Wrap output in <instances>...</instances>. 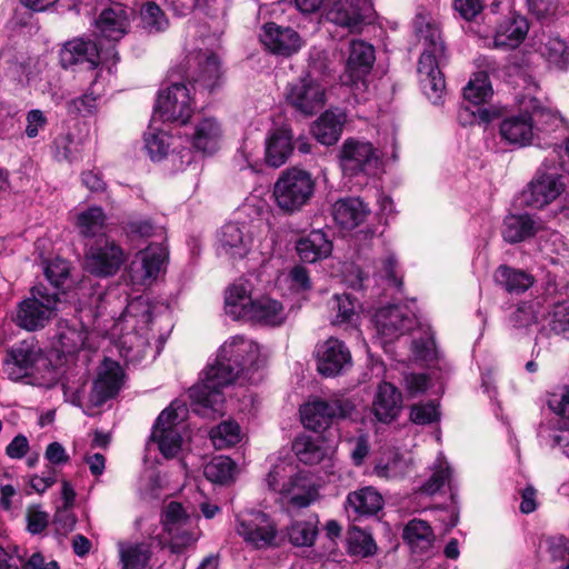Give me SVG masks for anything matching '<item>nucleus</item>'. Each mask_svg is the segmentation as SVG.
Instances as JSON below:
<instances>
[{
	"instance_id": "nucleus-60",
	"label": "nucleus",
	"mask_w": 569,
	"mask_h": 569,
	"mask_svg": "<svg viewBox=\"0 0 569 569\" xmlns=\"http://www.w3.org/2000/svg\"><path fill=\"white\" fill-rule=\"evenodd\" d=\"M375 475L383 479L401 477L405 472V463L397 456H392L386 462L380 460L373 469Z\"/></svg>"
},
{
	"instance_id": "nucleus-39",
	"label": "nucleus",
	"mask_w": 569,
	"mask_h": 569,
	"mask_svg": "<svg viewBox=\"0 0 569 569\" xmlns=\"http://www.w3.org/2000/svg\"><path fill=\"white\" fill-rule=\"evenodd\" d=\"M383 506L381 495L372 487H366L350 492L347 497L346 507L357 516H371L377 513Z\"/></svg>"
},
{
	"instance_id": "nucleus-4",
	"label": "nucleus",
	"mask_w": 569,
	"mask_h": 569,
	"mask_svg": "<svg viewBox=\"0 0 569 569\" xmlns=\"http://www.w3.org/2000/svg\"><path fill=\"white\" fill-rule=\"evenodd\" d=\"M58 302L57 291H50L43 286H34L30 290V296L18 303L12 321L27 331L40 330L54 316Z\"/></svg>"
},
{
	"instance_id": "nucleus-63",
	"label": "nucleus",
	"mask_w": 569,
	"mask_h": 569,
	"mask_svg": "<svg viewBox=\"0 0 569 569\" xmlns=\"http://www.w3.org/2000/svg\"><path fill=\"white\" fill-rule=\"evenodd\" d=\"M548 406L555 413L569 419V389L550 395Z\"/></svg>"
},
{
	"instance_id": "nucleus-62",
	"label": "nucleus",
	"mask_w": 569,
	"mask_h": 569,
	"mask_svg": "<svg viewBox=\"0 0 569 569\" xmlns=\"http://www.w3.org/2000/svg\"><path fill=\"white\" fill-rule=\"evenodd\" d=\"M455 9L466 20L475 19L483 9L482 0H455Z\"/></svg>"
},
{
	"instance_id": "nucleus-8",
	"label": "nucleus",
	"mask_w": 569,
	"mask_h": 569,
	"mask_svg": "<svg viewBox=\"0 0 569 569\" xmlns=\"http://www.w3.org/2000/svg\"><path fill=\"white\" fill-rule=\"evenodd\" d=\"M118 60V52L112 46L103 48L101 41L97 43L81 38L68 41L60 52V61L64 68L84 62L90 68L109 62L114 66Z\"/></svg>"
},
{
	"instance_id": "nucleus-26",
	"label": "nucleus",
	"mask_w": 569,
	"mask_h": 569,
	"mask_svg": "<svg viewBox=\"0 0 569 569\" xmlns=\"http://www.w3.org/2000/svg\"><path fill=\"white\" fill-rule=\"evenodd\" d=\"M370 10L369 0H337L327 13L335 24L357 30Z\"/></svg>"
},
{
	"instance_id": "nucleus-25",
	"label": "nucleus",
	"mask_w": 569,
	"mask_h": 569,
	"mask_svg": "<svg viewBox=\"0 0 569 569\" xmlns=\"http://www.w3.org/2000/svg\"><path fill=\"white\" fill-rule=\"evenodd\" d=\"M221 127L212 117H201L191 127V131H186L191 146L202 152L211 154L219 149L221 139Z\"/></svg>"
},
{
	"instance_id": "nucleus-12",
	"label": "nucleus",
	"mask_w": 569,
	"mask_h": 569,
	"mask_svg": "<svg viewBox=\"0 0 569 569\" xmlns=\"http://www.w3.org/2000/svg\"><path fill=\"white\" fill-rule=\"evenodd\" d=\"M287 102L305 116L318 112L326 103V88L310 74L290 82L286 91Z\"/></svg>"
},
{
	"instance_id": "nucleus-23",
	"label": "nucleus",
	"mask_w": 569,
	"mask_h": 569,
	"mask_svg": "<svg viewBox=\"0 0 569 569\" xmlns=\"http://www.w3.org/2000/svg\"><path fill=\"white\" fill-rule=\"evenodd\" d=\"M318 371L323 376H336L350 365L351 355L345 343L329 338L317 348Z\"/></svg>"
},
{
	"instance_id": "nucleus-16",
	"label": "nucleus",
	"mask_w": 569,
	"mask_h": 569,
	"mask_svg": "<svg viewBox=\"0 0 569 569\" xmlns=\"http://www.w3.org/2000/svg\"><path fill=\"white\" fill-rule=\"evenodd\" d=\"M376 61L375 48L363 40H351L346 64V76L355 89H367V78Z\"/></svg>"
},
{
	"instance_id": "nucleus-2",
	"label": "nucleus",
	"mask_w": 569,
	"mask_h": 569,
	"mask_svg": "<svg viewBox=\"0 0 569 569\" xmlns=\"http://www.w3.org/2000/svg\"><path fill=\"white\" fill-rule=\"evenodd\" d=\"M423 19L418 17L415 26L418 37L423 46V51L418 62V74L421 88L427 98L437 104L446 89L443 74L440 70L446 60V47L437 26L427 22L422 27Z\"/></svg>"
},
{
	"instance_id": "nucleus-10",
	"label": "nucleus",
	"mask_w": 569,
	"mask_h": 569,
	"mask_svg": "<svg viewBox=\"0 0 569 569\" xmlns=\"http://www.w3.org/2000/svg\"><path fill=\"white\" fill-rule=\"evenodd\" d=\"M353 403L347 398H333L329 401L315 400L306 403L301 410V421L307 429L316 432L326 430L335 419L350 417Z\"/></svg>"
},
{
	"instance_id": "nucleus-45",
	"label": "nucleus",
	"mask_w": 569,
	"mask_h": 569,
	"mask_svg": "<svg viewBox=\"0 0 569 569\" xmlns=\"http://www.w3.org/2000/svg\"><path fill=\"white\" fill-rule=\"evenodd\" d=\"M151 319L150 305L143 297L131 300L119 318L121 322L130 323L132 321V329H143L151 322Z\"/></svg>"
},
{
	"instance_id": "nucleus-38",
	"label": "nucleus",
	"mask_w": 569,
	"mask_h": 569,
	"mask_svg": "<svg viewBox=\"0 0 569 569\" xmlns=\"http://www.w3.org/2000/svg\"><path fill=\"white\" fill-rule=\"evenodd\" d=\"M403 539L410 546L412 552L423 555L433 547L435 533L427 521L412 519L403 529Z\"/></svg>"
},
{
	"instance_id": "nucleus-52",
	"label": "nucleus",
	"mask_w": 569,
	"mask_h": 569,
	"mask_svg": "<svg viewBox=\"0 0 569 569\" xmlns=\"http://www.w3.org/2000/svg\"><path fill=\"white\" fill-rule=\"evenodd\" d=\"M171 140V136L166 131L150 127L149 131L144 134V144L151 159L160 160L163 158L172 144Z\"/></svg>"
},
{
	"instance_id": "nucleus-64",
	"label": "nucleus",
	"mask_w": 569,
	"mask_h": 569,
	"mask_svg": "<svg viewBox=\"0 0 569 569\" xmlns=\"http://www.w3.org/2000/svg\"><path fill=\"white\" fill-rule=\"evenodd\" d=\"M46 126L47 118L41 110L34 109L28 112L26 134L29 138H36Z\"/></svg>"
},
{
	"instance_id": "nucleus-3",
	"label": "nucleus",
	"mask_w": 569,
	"mask_h": 569,
	"mask_svg": "<svg viewBox=\"0 0 569 569\" xmlns=\"http://www.w3.org/2000/svg\"><path fill=\"white\" fill-rule=\"evenodd\" d=\"M42 368L49 371V361L33 340L16 343L3 360V372L12 381L28 379V383L43 385Z\"/></svg>"
},
{
	"instance_id": "nucleus-18",
	"label": "nucleus",
	"mask_w": 569,
	"mask_h": 569,
	"mask_svg": "<svg viewBox=\"0 0 569 569\" xmlns=\"http://www.w3.org/2000/svg\"><path fill=\"white\" fill-rule=\"evenodd\" d=\"M260 40L270 52L281 57H291L303 46V40L295 29L274 22L263 24Z\"/></svg>"
},
{
	"instance_id": "nucleus-27",
	"label": "nucleus",
	"mask_w": 569,
	"mask_h": 569,
	"mask_svg": "<svg viewBox=\"0 0 569 569\" xmlns=\"http://www.w3.org/2000/svg\"><path fill=\"white\" fill-rule=\"evenodd\" d=\"M401 409V392L390 382L379 383L372 401V412L377 420L389 423L399 416Z\"/></svg>"
},
{
	"instance_id": "nucleus-31",
	"label": "nucleus",
	"mask_w": 569,
	"mask_h": 569,
	"mask_svg": "<svg viewBox=\"0 0 569 569\" xmlns=\"http://www.w3.org/2000/svg\"><path fill=\"white\" fill-rule=\"evenodd\" d=\"M529 30L527 19L516 12H509L500 21L493 34L495 47L515 48L523 41Z\"/></svg>"
},
{
	"instance_id": "nucleus-55",
	"label": "nucleus",
	"mask_w": 569,
	"mask_h": 569,
	"mask_svg": "<svg viewBox=\"0 0 569 569\" xmlns=\"http://www.w3.org/2000/svg\"><path fill=\"white\" fill-rule=\"evenodd\" d=\"M141 20L143 28L149 32H159L167 28L168 20L164 17V13L153 2L146 3L141 9Z\"/></svg>"
},
{
	"instance_id": "nucleus-14",
	"label": "nucleus",
	"mask_w": 569,
	"mask_h": 569,
	"mask_svg": "<svg viewBox=\"0 0 569 569\" xmlns=\"http://www.w3.org/2000/svg\"><path fill=\"white\" fill-rule=\"evenodd\" d=\"M124 262V252L112 240L97 242L86 253L84 267L88 272L98 277H109L118 272Z\"/></svg>"
},
{
	"instance_id": "nucleus-19",
	"label": "nucleus",
	"mask_w": 569,
	"mask_h": 569,
	"mask_svg": "<svg viewBox=\"0 0 569 569\" xmlns=\"http://www.w3.org/2000/svg\"><path fill=\"white\" fill-rule=\"evenodd\" d=\"M373 320L377 331L387 340L405 335L416 325V316L400 306L380 308Z\"/></svg>"
},
{
	"instance_id": "nucleus-15",
	"label": "nucleus",
	"mask_w": 569,
	"mask_h": 569,
	"mask_svg": "<svg viewBox=\"0 0 569 569\" xmlns=\"http://www.w3.org/2000/svg\"><path fill=\"white\" fill-rule=\"evenodd\" d=\"M151 440L158 445L159 451L166 458L176 457L182 446V436L179 427V415L170 406L164 409L156 420Z\"/></svg>"
},
{
	"instance_id": "nucleus-13",
	"label": "nucleus",
	"mask_w": 569,
	"mask_h": 569,
	"mask_svg": "<svg viewBox=\"0 0 569 569\" xmlns=\"http://www.w3.org/2000/svg\"><path fill=\"white\" fill-rule=\"evenodd\" d=\"M193 99L184 82H173L158 96L154 116L163 121H180L186 124L192 113Z\"/></svg>"
},
{
	"instance_id": "nucleus-53",
	"label": "nucleus",
	"mask_w": 569,
	"mask_h": 569,
	"mask_svg": "<svg viewBox=\"0 0 569 569\" xmlns=\"http://www.w3.org/2000/svg\"><path fill=\"white\" fill-rule=\"evenodd\" d=\"M377 546L372 537L359 528L348 532V550L352 556L369 557L376 552Z\"/></svg>"
},
{
	"instance_id": "nucleus-46",
	"label": "nucleus",
	"mask_w": 569,
	"mask_h": 569,
	"mask_svg": "<svg viewBox=\"0 0 569 569\" xmlns=\"http://www.w3.org/2000/svg\"><path fill=\"white\" fill-rule=\"evenodd\" d=\"M88 331L82 325H60L58 341L63 353H74L86 346Z\"/></svg>"
},
{
	"instance_id": "nucleus-1",
	"label": "nucleus",
	"mask_w": 569,
	"mask_h": 569,
	"mask_svg": "<svg viewBox=\"0 0 569 569\" xmlns=\"http://www.w3.org/2000/svg\"><path fill=\"white\" fill-rule=\"evenodd\" d=\"M259 357L260 347L257 342L240 336L227 340L220 347L214 362L203 370L200 381L189 389L193 411L202 417L222 413V389L231 385L242 371L256 366Z\"/></svg>"
},
{
	"instance_id": "nucleus-48",
	"label": "nucleus",
	"mask_w": 569,
	"mask_h": 569,
	"mask_svg": "<svg viewBox=\"0 0 569 569\" xmlns=\"http://www.w3.org/2000/svg\"><path fill=\"white\" fill-rule=\"evenodd\" d=\"M234 470L236 465L229 457L219 456L204 466L203 473L209 481L226 485L233 479Z\"/></svg>"
},
{
	"instance_id": "nucleus-36",
	"label": "nucleus",
	"mask_w": 569,
	"mask_h": 569,
	"mask_svg": "<svg viewBox=\"0 0 569 569\" xmlns=\"http://www.w3.org/2000/svg\"><path fill=\"white\" fill-rule=\"evenodd\" d=\"M286 318L287 313L281 302L262 297L254 300L244 320L274 327L282 325Z\"/></svg>"
},
{
	"instance_id": "nucleus-20",
	"label": "nucleus",
	"mask_w": 569,
	"mask_h": 569,
	"mask_svg": "<svg viewBox=\"0 0 569 569\" xmlns=\"http://www.w3.org/2000/svg\"><path fill=\"white\" fill-rule=\"evenodd\" d=\"M122 378L121 366L113 360L104 359L93 382L90 401L96 406H101L108 399L113 398L121 388Z\"/></svg>"
},
{
	"instance_id": "nucleus-29",
	"label": "nucleus",
	"mask_w": 569,
	"mask_h": 569,
	"mask_svg": "<svg viewBox=\"0 0 569 569\" xmlns=\"http://www.w3.org/2000/svg\"><path fill=\"white\" fill-rule=\"evenodd\" d=\"M293 136L288 127H278L266 138V162L273 168L284 164L293 151Z\"/></svg>"
},
{
	"instance_id": "nucleus-11",
	"label": "nucleus",
	"mask_w": 569,
	"mask_h": 569,
	"mask_svg": "<svg viewBox=\"0 0 569 569\" xmlns=\"http://www.w3.org/2000/svg\"><path fill=\"white\" fill-rule=\"evenodd\" d=\"M340 167L346 176L370 174L379 164L378 150L368 141L347 139L340 150Z\"/></svg>"
},
{
	"instance_id": "nucleus-21",
	"label": "nucleus",
	"mask_w": 569,
	"mask_h": 569,
	"mask_svg": "<svg viewBox=\"0 0 569 569\" xmlns=\"http://www.w3.org/2000/svg\"><path fill=\"white\" fill-rule=\"evenodd\" d=\"M565 191L562 178L558 174L538 172L525 193L526 203L532 208H543Z\"/></svg>"
},
{
	"instance_id": "nucleus-7",
	"label": "nucleus",
	"mask_w": 569,
	"mask_h": 569,
	"mask_svg": "<svg viewBox=\"0 0 569 569\" xmlns=\"http://www.w3.org/2000/svg\"><path fill=\"white\" fill-rule=\"evenodd\" d=\"M267 483L296 507L305 508L311 502V492L306 490V479L290 463L276 465L268 473Z\"/></svg>"
},
{
	"instance_id": "nucleus-50",
	"label": "nucleus",
	"mask_w": 569,
	"mask_h": 569,
	"mask_svg": "<svg viewBox=\"0 0 569 569\" xmlns=\"http://www.w3.org/2000/svg\"><path fill=\"white\" fill-rule=\"evenodd\" d=\"M448 485L451 486V470L442 455L437 458L431 477L421 486V492L435 495Z\"/></svg>"
},
{
	"instance_id": "nucleus-44",
	"label": "nucleus",
	"mask_w": 569,
	"mask_h": 569,
	"mask_svg": "<svg viewBox=\"0 0 569 569\" xmlns=\"http://www.w3.org/2000/svg\"><path fill=\"white\" fill-rule=\"evenodd\" d=\"M106 213L100 207H90L77 216L76 226L87 238L100 234L106 228Z\"/></svg>"
},
{
	"instance_id": "nucleus-49",
	"label": "nucleus",
	"mask_w": 569,
	"mask_h": 569,
	"mask_svg": "<svg viewBox=\"0 0 569 569\" xmlns=\"http://www.w3.org/2000/svg\"><path fill=\"white\" fill-rule=\"evenodd\" d=\"M332 325L353 323L356 320V303L349 295H335L329 301Z\"/></svg>"
},
{
	"instance_id": "nucleus-57",
	"label": "nucleus",
	"mask_w": 569,
	"mask_h": 569,
	"mask_svg": "<svg viewBox=\"0 0 569 569\" xmlns=\"http://www.w3.org/2000/svg\"><path fill=\"white\" fill-rule=\"evenodd\" d=\"M550 329L569 339V299L555 303L551 313Z\"/></svg>"
},
{
	"instance_id": "nucleus-24",
	"label": "nucleus",
	"mask_w": 569,
	"mask_h": 569,
	"mask_svg": "<svg viewBox=\"0 0 569 569\" xmlns=\"http://www.w3.org/2000/svg\"><path fill=\"white\" fill-rule=\"evenodd\" d=\"M96 28L99 41L107 40L108 47L119 41L129 29V18L127 10L121 4H116L104 9L96 20Z\"/></svg>"
},
{
	"instance_id": "nucleus-40",
	"label": "nucleus",
	"mask_w": 569,
	"mask_h": 569,
	"mask_svg": "<svg viewBox=\"0 0 569 569\" xmlns=\"http://www.w3.org/2000/svg\"><path fill=\"white\" fill-rule=\"evenodd\" d=\"M539 53L557 69L565 70L569 66V44L559 36H543Z\"/></svg>"
},
{
	"instance_id": "nucleus-33",
	"label": "nucleus",
	"mask_w": 569,
	"mask_h": 569,
	"mask_svg": "<svg viewBox=\"0 0 569 569\" xmlns=\"http://www.w3.org/2000/svg\"><path fill=\"white\" fill-rule=\"evenodd\" d=\"M370 209L356 197L338 200L332 208L335 221L343 229H355L360 226L369 216Z\"/></svg>"
},
{
	"instance_id": "nucleus-30",
	"label": "nucleus",
	"mask_w": 569,
	"mask_h": 569,
	"mask_svg": "<svg viewBox=\"0 0 569 569\" xmlns=\"http://www.w3.org/2000/svg\"><path fill=\"white\" fill-rule=\"evenodd\" d=\"M191 61L197 64L193 73L188 76L193 82L191 84L192 89H194V84H198L207 90H213L221 78L218 57L212 52L200 51L188 59L189 64Z\"/></svg>"
},
{
	"instance_id": "nucleus-35",
	"label": "nucleus",
	"mask_w": 569,
	"mask_h": 569,
	"mask_svg": "<svg viewBox=\"0 0 569 569\" xmlns=\"http://www.w3.org/2000/svg\"><path fill=\"white\" fill-rule=\"evenodd\" d=\"M296 250L302 261L313 263L331 253L332 243L322 230H312L297 241Z\"/></svg>"
},
{
	"instance_id": "nucleus-61",
	"label": "nucleus",
	"mask_w": 569,
	"mask_h": 569,
	"mask_svg": "<svg viewBox=\"0 0 569 569\" xmlns=\"http://www.w3.org/2000/svg\"><path fill=\"white\" fill-rule=\"evenodd\" d=\"M438 418L437 407L433 403L417 405L411 408L410 419L417 425L431 423Z\"/></svg>"
},
{
	"instance_id": "nucleus-43",
	"label": "nucleus",
	"mask_w": 569,
	"mask_h": 569,
	"mask_svg": "<svg viewBox=\"0 0 569 569\" xmlns=\"http://www.w3.org/2000/svg\"><path fill=\"white\" fill-rule=\"evenodd\" d=\"M122 569H143L151 557L147 543L120 542L118 545Z\"/></svg>"
},
{
	"instance_id": "nucleus-34",
	"label": "nucleus",
	"mask_w": 569,
	"mask_h": 569,
	"mask_svg": "<svg viewBox=\"0 0 569 569\" xmlns=\"http://www.w3.org/2000/svg\"><path fill=\"white\" fill-rule=\"evenodd\" d=\"M543 229V222L529 214H510L503 221L502 237L507 242L517 243L533 237Z\"/></svg>"
},
{
	"instance_id": "nucleus-58",
	"label": "nucleus",
	"mask_w": 569,
	"mask_h": 569,
	"mask_svg": "<svg viewBox=\"0 0 569 569\" xmlns=\"http://www.w3.org/2000/svg\"><path fill=\"white\" fill-rule=\"evenodd\" d=\"M103 91V87L96 80L92 82L88 92L72 101V107L80 113H92L97 109V101L100 99Z\"/></svg>"
},
{
	"instance_id": "nucleus-32",
	"label": "nucleus",
	"mask_w": 569,
	"mask_h": 569,
	"mask_svg": "<svg viewBox=\"0 0 569 569\" xmlns=\"http://www.w3.org/2000/svg\"><path fill=\"white\" fill-rule=\"evenodd\" d=\"M252 284L240 279L226 290L224 310L232 319H246L254 300L251 298Z\"/></svg>"
},
{
	"instance_id": "nucleus-51",
	"label": "nucleus",
	"mask_w": 569,
	"mask_h": 569,
	"mask_svg": "<svg viewBox=\"0 0 569 569\" xmlns=\"http://www.w3.org/2000/svg\"><path fill=\"white\" fill-rule=\"evenodd\" d=\"M293 450L298 459L306 465L318 463L327 455L326 449L318 443V440L310 437L298 438L293 442Z\"/></svg>"
},
{
	"instance_id": "nucleus-59",
	"label": "nucleus",
	"mask_w": 569,
	"mask_h": 569,
	"mask_svg": "<svg viewBox=\"0 0 569 569\" xmlns=\"http://www.w3.org/2000/svg\"><path fill=\"white\" fill-rule=\"evenodd\" d=\"M46 278L56 288L60 287L69 274V263L60 258H56L44 262Z\"/></svg>"
},
{
	"instance_id": "nucleus-47",
	"label": "nucleus",
	"mask_w": 569,
	"mask_h": 569,
	"mask_svg": "<svg viewBox=\"0 0 569 569\" xmlns=\"http://www.w3.org/2000/svg\"><path fill=\"white\" fill-rule=\"evenodd\" d=\"M492 96V87L486 72H477L463 89V97L473 104H481Z\"/></svg>"
},
{
	"instance_id": "nucleus-42",
	"label": "nucleus",
	"mask_w": 569,
	"mask_h": 569,
	"mask_svg": "<svg viewBox=\"0 0 569 569\" xmlns=\"http://www.w3.org/2000/svg\"><path fill=\"white\" fill-rule=\"evenodd\" d=\"M209 437L216 449L223 450L238 445L243 438V432L237 421L224 420L211 428Z\"/></svg>"
},
{
	"instance_id": "nucleus-54",
	"label": "nucleus",
	"mask_w": 569,
	"mask_h": 569,
	"mask_svg": "<svg viewBox=\"0 0 569 569\" xmlns=\"http://www.w3.org/2000/svg\"><path fill=\"white\" fill-rule=\"evenodd\" d=\"M540 312V302L528 300L520 302L510 315V322L515 328H528L536 323Z\"/></svg>"
},
{
	"instance_id": "nucleus-28",
	"label": "nucleus",
	"mask_w": 569,
	"mask_h": 569,
	"mask_svg": "<svg viewBox=\"0 0 569 569\" xmlns=\"http://www.w3.org/2000/svg\"><path fill=\"white\" fill-rule=\"evenodd\" d=\"M499 132L501 139L510 144H530L535 137L533 118L527 112L509 116L501 121Z\"/></svg>"
},
{
	"instance_id": "nucleus-41",
	"label": "nucleus",
	"mask_w": 569,
	"mask_h": 569,
	"mask_svg": "<svg viewBox=\"0 0 569 569\" xmlns=\"http://www.w3.org/2000/svg\"><path fill=\"white\" fill-rule=\"evenodd\" d=\"M495 280L498 284L502 286L509 293L525 292L533 284V277L519 269H513L508 266H500L495 272Z\"/></svg>"
},
{
	"instance_id": "nucleus-5",
	"label": "nucleus",
	"mask_w": 569,
	"mask_h": 569,
	"mask_svg": "<svg viewBox=\"0 0 569 569\" xmlns=\"http://www.w3.org/2000/svg\"><path fill=\"white\" fill-rule=\"evenodd\" d=\"M316 182L308 171L290 168L283 171L273 187L277 206L292 213L305 207L315 193Z\"/></svg>"
},
{
	"instance_id": "nucleus-9",
	"label": "nucleus",
	"mask_w": 569,
	"mask_h": 569,
	"mask_svg": "<svg viewBox=\"0 0 569 569\" xmlns=\"http://www.w3.org/2000/svg\"><path fill=\"white\" fill-rule=\"evenodd\" d=\"M236 532L256 549L276 546L277 528L271 518L261 511H247L237 516Z\"/></svg>"
},
{
	"instance_id": "nucleus-56",
	"label": "nucleus",
	"mask_w": 569,
	"mask_h": 569,
	"mask_svg": "<svg viewBox=\"0 0 569 569\" xmlns=\"http://www.w3.org/2000/svg\"><path fill=\"white\" fill-rule=\"evenodd\" d=\"M288 535L295 546H310L316 539L317 529L310 521H298L291 525Z\"/></svg>"
},
{
	"instance_id": "nucleus-22",
	"label": "nucleus",
	"mask_w": 569,
	"mask_h": 569,
	"mask_svg": "<svg viewBox=\"0 0 569 569\" xmlns=\"http://www.w3.org/2000/svg\"><path fill=\"white\" fill-rule=\"evenodd\" d=\"M167 259V250L161 244H151L137 254L130 266L132 280L147 284L151 283L159 274Z\"/></svg>"
},
{
	"instance_id": "nucleus-6",
	"label": "nucleus",
	"mask_w": 569,
	"mask_h": 569,
	"mask_svg": "<svg viewBox=\"0 0 569 569\" xmlns=\"http://www.w3.org/2000/svg\"><path fill=\"white\" fill-rule=\"evenodd\" d=\"M197 520L198 517L189 515L177 501H171L164 507L161 522L164 531L170 536L173 551H181L198 540L200 531Z\"/></svg>"
},
{
	"instance_id": "nucleus-37",
	"label": "nucleus",
	"mask_w": 569,
	"mask_h": 569,
	"mask_svg": "<svg viewBox=\"0 0 569 569\" xmlns=\"http://www.w3.org/2000/svg\"><path fill=\"white\" fill-rule=\"evenodd\" d=\"M346 114L333 110L323 112L312 126L315 138L322 144H335L343 130Z\"/></svg>"
},
{
	"instance_id": "nucleus-17",
	"label": "nucleus",
	"mask_w": 569,
	"mask_h": 569,
	"mask_svg": "<svg viewBox=\"0 0 569 569\" xmlns=\"http://www.w3.org/2000/svg\"><path fill=\"white\" fill-rule=\"evenodd\" d=\"M253 246V236L246 223L228 222L218 233V253L231 260L246 258Z\"/></svg>"
}]
</instances>
